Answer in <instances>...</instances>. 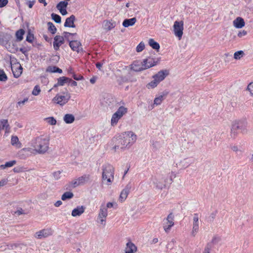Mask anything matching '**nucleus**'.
Wrapping results in <instances>:
<instances>
[{
    "mask_svg": "<svg viewBox=\"0 0 253 253\" xmlns=\"http://www.w3.org/2000/svg\"><path fill=\"white\" fill-rule=\"evenodd\" d=\"M68 81H71V79H69L66 77H61L58 79L57 84H55L53 87L49 90V92L51 91V90L54 88L58 86H62Z\"/></svg>",
    "mask_w": 253,
    "mask_h": 253,
    "instance_id": "20",
    "label": "nucleus"
},
{
    "mask_svg": "<svg viewBox=\"0 0 253 253\" xmlns=\"http://www.w3.org/2000/svg\"><path fill=\"white\" fill-rule=\"evenodd\" d=\"M13 170L15 172L19 173L24 171V169L22 167H16Z\"/></svg>",
    "mask_w": 253,
    "mask_h": 253,
    "instance_id": "45",
    "label": "nucleus"
},
{
    "mask_svg": "<svg viewBox=\"0 0 253 253\" xmlns=\"http://www.w3.org/2000/svg\"><path fill=\"white\" fill-rule=\"evenodd\" d=\"M71 85L72 86H77V83L75 81H72L71 80Z\"/></svg>",
    "mask_w": 253,
    "mask_h": 253,
    "instance_id": "64",
    "label": "nucleus"
},
{
    "mask_svg": "<svg viewBox=\"0 0 253 253\" xmlns=\"http://www.w3.org/2000/svg\"><path fill=\"white\" fill-rule=\"evenodd\" d=\"M0 129H5V132H8L10 129V126L8 124V120L6 119H2L0 123Z\"/></svg>",
    "mask_w": 253,
    "mask_h": 253,
    "instance_id": "25",
    "label": "nucleus"
},
{
    "mask_svg": "<svg viewBox=\"0 0 253 253\" xmlns=\"http://www.w3.org/2000/svg\"><path fill=\"white\" fill-rule=\"evenodd\" d=\"M80 184H78V179H75L74 180H73L71 183H70V185L71 186H72V187H76L79 185H80Z\"/></svg>",
    "mask_w": 253,
    "mask_h": 253,
    "instance_id": "46",
    "label": "nucleus"
},
{
    "mask_svg": "<svg viewBox=\"0 0 253 253\" xmlns=\"http://www.w3.org/2000/svg\"><path fill=\"white\" fill-rule=\"evenodd\" d=\"M34 35L30 32H29L26 37V41L30 43H32L34 40Z\"/></svg>",
    "mask_w": 253,
    "mask_h": 253,
    "instance_id": "42",
    "label": "nucleus"
},
{
    "mask_svg": "<svg viewBox=\"0 0 253 253\" xmlns=\"http://www.w3.org/2000/svg\"><path fill=\"white\" fill-rule=\"evenodd\" d=\"M168 74L169 72L167 70L160 71L153 76V79H155L158 83H160L165 79Z\"/></svg>",
    "mask_w": 253,
    "mask_h": 253,
    "instance_id": "15",
    "label": "nucleus"
},
{
    "mask_svg": "<svg viewBox=\"0 0 253 253\" xmlns=\"http://www.w3.org/2000/svg\"><path fill=\"white\" fill-rule=\"evenodd\" d=\"M47 25H48V31L52 34H55L57 31V29L55 27V26L54 25V24L52 23L49 22H48Z\"/></svg>",
    "mask_w": 253,
    "mask_h": 253,
    "instance_id": "32",
    "label": "nucleus"
},
{
    "mask_svg": "<svg viewBox=\"0 0 253 253\" xmlns=\"http://www.w3.org/2000/svg\"><path fill=\"white\" fill-rule=\"evenodd\" d=\"M51 18L52 19L57 23H60L61 21V17L56 14L55 13H52L51 15Z\"/></svg>",
    "mask_w": 253,
    "mask_h": 253,
    "instance_id": "37",
    "label": "nucleus"
},
{
    "mask_svg": "<svg viewBox=\"0 0 253 253\" xmlns=\"http://www.w3.org/2000/svg\"><path fill=\"white\" fill-rule=\"evenodd\" d=\"M131 186L129 185H127L126 187L122 191L119 197V200L121 202H124L129 193Z\"/></svg>",
    "mask_w": 253,
    "mask_h": 253,
    "instance_id": "16",
    "label": "nucleus"
},
{
    "mask_svg": "<svg viewBox=\"0 0 253 253\" xmlns=\"http://www.w3.org/2000/svg\"><path fill=\"white\" fill-rule=\"evenodd\" d=\"M53 232L51 228H45L36 232L34 236L36 238L39 239L45 238L52 235Z\"/></svg>",
    "mask_w": 253,
    "mask_h": 253,
    "instance_id": "10",
    "label": "nucleus"
},
{
    "mask_svg": "<svg viewBox=\"0 0 253 253\" xmlns=\"http://www.w3.org/2000/svg\"><path fill=\"white\" fill-rule=\"evenodd\" d=\"M127 112V109L124 106H121L117 111L113 114L111 120V124L112 126H115L118 124L121 118L125 115Z\"/></svg>",
    "mask_w": 253,
    "mask_h": 253,
    "instance_id": "5",
    "label": "nucleus"
},
{
    "mask_svg": "<svg viewBox=\"0 0 253 253\" xmlns=\"http://www.w3.org/2000/svg\"><path fill=\"white\" fill-rule=\"evenodd\" d=\"M247 89L250 92V94L253 96V82L248 84Z\"/></svg>",
    "mask_w": 253,
    "mask_h": 253,
    "instance_id": "44",
    "label": "nucleus"
},
{
    "mask_svg": "<svg viewBox=\"0 0 253 253\" xmlns=\"http://www.w3.org/2000/svg\"><path fill=\"white\" fill-rule=\"evenodd\" d=\"M199 230V216L198 214L196 213L193 215L192 229L191 232V235L195 237Z\"/></svg>",
    "mask_w": 253,
    "mask_h": 253,
    "instance_id": "11",
    "label": "nucleus"
},
{
    "mask_svg": "<svg viewBox=\"0 0 253 253\" xmlns=\"http://www.w3.org/2000/svg\"><path fill=\"white\" fill-rule=\"evenodd\" d=\"M85 208L83 206H79L72 211V215L74 217L80 216L84 211Z\"/></svg>",
    "mask_w": 253,
    "mask_h": 253,
    "instance_id": "22",
    "label": "nucleus"
},
{
    "mask_svg": "<svg viewBox=\"0 0 253 253\" xmlns=\"http://www.w3.org/2000/svg\"><path fill=\"white\" fill-rule=\"evenodd\" d=\"M174 224V215L172 212H170L167 216L166 219L164 220L163 228L164 231L166 233H169Z\"/></svg>",
    "mask_w": 253,
    "mask_h": 253,
    "instance_id": "9",
    "label": "nucleus"
},
{
    "mask_svg": "<svg viewBox=\"0 0 253 253\" xmlns=\"http://www.w3.org/2000/svg\"><path fill=\"white\" fill-rule=\"evenodd\" d=\"M19 142V139L16 136H12L11 138V144L12 145H16L17 143Z\"/></svg>",
    "mask_w": 253,
    "mask_h": 253,
    "instance_id": "43",
    "label": "nucleus"
},
{
    "mask_svg": "<svg viewBox=\"0 0 253 253\" xmlns=\"http://www.w3.org/2000/svg\"><path fill=\"white\" fill-rule=\"evenodd\" d=\"M145 48V44L143 42H140L136 46V50L137 52H141Z\"/></svg>",
    "mask_w": 253,
    "mask_h": 253,
    "instance_id": "40",
    "label": "nucleus"
},
{
    "mask_svg": "<svg viewBox=\"0 0 253 253\" xmlns=\"http://www.w3.org/2000/svg\"><path fill=\"white\" fill-rule=\"evenodd\" d=\"M113 204L112 203H111V202H109L107 204V207L106 208H111L112 207H113Z\"/></svg>",
    "mask_w": 253,
    "mask_h": 253,
    "instance_id": "63",
    "label": "nucleus"
},
{
    "mask_svg": "<svg viewBox=\"0 0 253 253\" xmlns=\"http://www.w3.org/2000/svg\"><path fill=\"white\" fill-rule=\"evenodd\" d=\"M35 2V1L34 0H33V1H29L28 2H27V5L28 6V7L30 8H32L33 6L34 5V3Z\"/></svg>",
    "mask_w": 253,
    "mask_h": 253,
    "instance_id": "54",
    "label": "nucleus"
},
{
    "mask_svg": "<svg viewBox=\"0 0 253 253\" xmlns=\"http://www.w3.org/2000/svg\"><path fill=\"white\" fill-rule=\"evenodd\" d=\"M108 215L107 209L106 207L101 206L98 214V219L102 224L105 225L106 217Z\"/></svg>",
    "mask_w": 253,
    "mask_h": 253,
    "instance_id": "14",
    "label": "nucleus"
},
{
    "mask_svg": "<svg viewBox=\"0 0 253 253\" xmlns=\"http://www.w3.org/2000/svg\"><path fill=\"white\" fill-rule=\"evenodd\" d=\"M8 3L7 0H0V7L5 6Z\"/></svg>",
    "mask_w": 253,
    "mask_h": 253,
    "instance_id": "51",
    "label": "nucleus"
},
{
    "mask_svg": "<svg viewBox=\"0 0 253 253\" xmlns=\"http://www.w3.org/2000/svg\"><path fill=\"white\" fill-rule=\"evenodd\" d=\"M75 19V16L72 15L66 19L64 26L66 27L75 28L76 27L74 23Z\"/></svg>",
    "mask_w": 253,
    "mask_h": 253,
    "instance_id": "18",
    "label": "nucleus"
},
{
    "mask_svg": "<svg viewBox=\"0 0 253 253\" xmlns=\"http://www.w3.org/2000/svg\"><path fill=\"white\" fill-rule=\"evenodd\" d=\"M167 95V93H166L165 95H161L159 96L156 97L154 100V104L156 105H160L164 99V96H166Z\"/></svg>",
    "mask_w": 253,
    "mask_h": 253,
    "instance_id": "31",
    "label": "nucleus"
},
{
    "mask_svg": "<svg viewBox=\"0 0 253 253\" xmlns=\"http://www.w3.org/2000/svg\"><path fill=\"white\" fill-rule=\"evenodd\" d=\"M62 204V202L61 201H57L55 204L54 206L56 207H58L61 206Z\"/></svg>",
    "mask_w": 253,
    "mask_h": 253,
    "instance_id": "60",
    "label": "nucleus"
},
{
    "mask_svg": "<svg viewBox=\"0 0 253 253\" xmlns=\"http://www.w3.org/2000/svg\"><path fill=\"white\" fill-rule=\"evenodd\" d=\"M65 42L64 38L63 36L57 35L54 38L53 46L54 49L57 51L59 49L60 47Z\"/></svg>",
    "mask_w": 253,
    "mask_h": 253,
    "instance_id": "12",
    "label": "nucleus"
},
{
    "mask_svg": "<svg viewBox=\"0 0 253 253\" xmlns=\"http://www.w3.org/2000/svg\"><path fill=\"white\" fill-rule=\"evenodd\" d=\"M76 35H77L76 33H69V32H64L63 33V35H64L63 37L65 38H66V39H69L70 36Z\"/></svg>",
    "mask_w": 253,
    "mask_h": 253,
    "instance_id": "47",
    "label": "nucleus"
},
{
    "mask_svg": "<svg viewBox=\"0 0 253 253\" xmlns=\"http://www.w3.org/2000/svg\"><path fill=\"white\" fill-rule=\"evenodd\" d=\"M51 72L54 73L57 72L59 73H61L62 72V70L61 69L54 66L53 67V70H52Z\"/></svg>",
    "mask_w": 253,
    "mask_h": 253,
    "instance_id": "50",
    "label": "nucleus"
},
{
    "mask_svg": "<svg viewBox=\"0 0 253 253\" xmlns=\"http://www.w3.org/2000/svg\"><path fill=\"white\" fill-rule=\"evenodd\" d=\"M28 101V99L27 98H26V99H24L22 101H19L18 102V104L19 105L20 104H24L26 102H27Z\"/></svg>",
    "mask_w": 253,
    "mask_h": 253,
    "instance_id": "61",
    "label": "nucleus"
},
{
    "mask_svg": "<svg viewBox=\"0 0 253 253\" xmlns=\"http://www.w3.org/2000/svg\"><path fill=\"white\" fill-rule=\"evenodd\" d=\"M233 25L236 28H242L245 23L242 18L238 17L233 21Z\"/></svg>",
    "mask_w": 253,
    "mask_h": 253,
    "instance_id": "21",
    "label": "nucleus"
},
{
    "mask_svg": "<svg viewBox=\"0 0 253 253\" xmlns=\"http://www.w3.org/2000/svg\"><path fill=\"white\" fill-rule=\"evenodd\" d=\"M102 64L100 63V62H97L96 63V67L99 69H100L102 67Z\"/></svg>",
    "mask_w": 253,
    "mask_h": 253,
    "instance_id": "62",
    "label": "nucleus"
},
{
    "mask_svg": "<svg viewBox=\"0 0 253 253\" xmlns=\"http://www.w3.org/2000/svg\"><path fill=\"white\" fill-rule=\"evenodd\" d=\"M96 77H93L92 78H91L90 79V82L92 84H94L95 82H96Z\"/></svg>",
    "mask_w": 253,
    "mask_h": 253,
    "instance_id": "59",
    "label": "nucleus"
},
{
    "mask_svg": "<svg viewBox=\"0 0 253 253\" xmlns=\"http://www.w3.org/2000/svg\"><path fill=\"white\" fill-rule=\"evenodd\" d=\"M211 249L208 246L205 247L203 253H210Z\"/></svg>",
    "mask_w": 253,
    "mask_h": 253,
    "instance_id": "57",
    "label": "nucleus"
},
{
    "mask_svg": "<svg viewBox=\"0 0 253 253\" xmlns=\"http://www.w3.org/2000/svg\"><path fill=\"white\" fill-rule=\"evenodd\" d=\"M137 251V247L130 240L126 244L125 250V253H135Z\"/></svg>",
    "mask_w": 253,
    "mask_h": 253,
    "instance_id": "17",
    "label": "nucleus"
},
{
    "mask_svg": "<svg viewBox=\"0 0 253 253\" xmlns=\"http://www.w3.org/2000/svg\"><path fill=\"white\" fill-rule=\"evenodd\" d=\"M11 70L14 77L18 78L22 73V67L18 62L11 64Z\"/></svg>",
    "mask_w": 253,
    "mask_h": 253,
    "instance_id": "13",
    "label": "nucleus"
},
{
    "mask_svg": "<svg viewBox=\"0 0 253 253\" xmlns=\"http://www.w3.org/2000/svg\"><path fill=\"white\" fill-rule=\"evenodd\" d=\"M136 18L135 17L130 19H126L123 22V26L125 27L132 26L136 22Z\"/></svg>",
    "mask_w": 253,
    "mask_h": 253,
    "instance_id": "24",
    "label": "nucleus"
},
{
    "mask_svg": "<svg viewBox=\"0 0 253 253\" xmlns=\"http://www.w3.org/2000/svg\"><path fill=\"white\" fill-rule=\"evenodd\" d=\"M90 178V175L89 174L88 175H84L81 177H79L78 179V184H80V185L83 184L85 182L88 181Z\"/></svg>",
    "mask_w": 253,
    "mask_h": 253,
    "instance_id": "29",
    "label": "nucleus"
},
{
    "mask_svg": "<svg viewBox=\"0 0 253 253\" xmlns=\"http://www.w3.org/2000/svg\"><path fill=\"white\" fill-rule=\"evenodd\" d=\"M25 34V31L22 29H19L17 31H16L15 34V36L16 38V40L17 41H21L23 39V36Z\"/></svg>",
    "mask_w": 253,
    "mask_h": 253,
    "instance_id": "27",
    "label": "nucleus"
},
{
    "mask_svg": "<svg viewBox=\"0 0 253 253\" xmlns=\"http://www.w3.org/2000/svg\"><path fill=\"white\" fill-rule=\"evenodd\" d=\"M68 5V2L65 1H61L59 2L56 5V8L60 10L64 8H66Z\"/></svg>",
    "mask_w": 253,
    "mask_h": 253,
    "instance_id": "33",
    "label": "nucleus"
},
{
    "mask_svg": "<svg viewBox=\"0 0 253 253\" xmlns=\"http://www.w3.org/2000/svg\"><path fill=\"white\" fill-rule=\"evenodd\" d=\"M70 98V94L66 92L62 94H57L52 99V101L56 104L63 106L68 102Z\"/></svg>",
    "mask_w": 253,
    "mask_h": 253,
    "instance_id": "6",
    "label": "nucleus"
},
{
    "mask_svg": "<svg viewBox=\"0 0 253 253\" xmlns=\"http://www.w3.org/2000/svg\"><path fill=\"white\" fill-rule=\"evenodd\" d=\"M136 135L132 131L124 132L116 138L117 145L115 146V149L117 147L124 149L129 147L136 141Z\"/></svg>",
    "mask_w": 253,
    "mask_h": 253,
    "instance_id": "1",
    "label": "nucleus"
},
{
    "mask_svg": "<svg viewBox=\"0 0 253 253\" xmlns=\"http://www.w3.org/2000/svg\"><path fill=\"white\" fill-rule=\"evenodd\" d=\"M41 88H40V87L39 85H36L33 91H32V94L35 95V96H37V95H38L41 92Z\"/></svg>",
    "mask_w": 253,
    "mask_h": 253,
    "instance_id": "38",
    "label": "nucleus"
},
{
    "mask_svg": "<svg viewBox=\"0 0 253 253\" xmlns=\"http://www.w3.org/2000/svg\"><path fill=\"white\" fill-rule=\"evenodd\" d=\"M60 174H61V172L60 171H58L55 172L53 173V176L56 179H58L60 177L59 175Z\"/></svg>",
    "mask_w": 253,
    "mask_h": 253,
    "instance_id": "53",
    "label": "nucleus"
},
{
    "mask_svg": "<svg viewBox=\"0 0 253 253\" xmlns=\"http://www.w3.org/2000/svg\"><path fill=\"white\" fill-rule=\"evenodd\" d=\"M148 43L149 45L154 49L159 50L160 48L159 43L155 41L153 39H150L149 40Z\"/></svg>",
    "mask_w": 253,
    "mask_h": 253,
    "instance_id": "28",
    "label": "nucleus"
},
{
    "mask_svg": "<svg viewBox=\"0 0 253 253\" xmlns=\"http://www.w3.org/2000/svg\"><path fill=\"white\" fill-rule=\"evenodd\" d=\"M15 213L17 215H20L21 214H24V212L22 209L19 208L15 212Z\"/></svg>",
    "mask_w": 253,
    "mask_h": 253,
    "instance_id": "52",
    "label": "nucleus"
},
{
    "mask_svg": "<svg viewBox=\"0 0 253 253\" xmlns=\"http://www.w3.org/2000/svg\"><path fill=\"white\" fill-rule=\"evenodd\" d=\"M74 196V195L73 193L70 192H65L61 197V199L63 201H65L68 199H71L73 198Z\"/></svg>",
    "mask_w": 253,
    "mask_h": 253,
    "instance_id": "34",
    "label": "nucleus"
},
{
    "mask_svg": "<svg viewBox=\"0 0 253 253\" xmlns=\"http://www.w3.org/2000/svg\"><path fill=\"white\" fill-rule=\"evenodd\" d=\"M159 83L155 80L153 79V81L148 83L146 86L148 89L154 88L156 87Z\"/></svg>",
    "mask_w": 253,
    "mask_h": 253,
    "instance_id": "35",
    "label": "nucleus"
},
{
    "mask_svg": "<svg viewBox=\"0 0 253 253\" xmlns=\"http://www.w3.org/2000/svg\"><path fill=\"white\" fill-rule=\"evenodd\" d=\"M247 34V32L245 30H243L242 31H240L238 33V37L239 38H242L243 36H246Z\"/></svg>",
    "mask_w": 253,
    "mask_h": 253,
    "instance_id": "48",
    "label": "nucleus"
},
{
    "mask_svg": "<svg viewBox=\"0 0 253 253\" xmlns=\"http://www.w3.org/2000/svg\"><path fill=\"white\" fill-rule=\"evenodd\" d=\"M49 140L42 136L37 137L33 143L34 150L39 154H44L48 149Z\"/></svg>",
    "mask_w": 253,
    "mask_h": 253,
    "instance_id": "3",
    "label": "nucleus"
},
{
    "mask_svg": "<svg viewBox=\"0 0 253 253\" xmlns=\"http://www.w3.org/2000/svg\"><path fill=\"white\" fill-rule=\"evenodd\" d=\"M184 22L183 21H175L173 26V32L174 35L180 40L183 34Z\"/></svg>",
    "mask_w": 253,
    "mask_h": 253,
    "instance_id": "8",
    "label": "nucleus"
},
{
    "mask_svg": "<svg viewBox=\"0 0 253 253\" xmlns=\"http://www.w3.org/2000/svg\"><path fill=\"white\" fill-rule=\"evenodd\" d=\"M7 77L3 70L0 69V81L5 82Z\"/></svg>",
    "mask_w": 253,
    "mask_h": 253,
    "instance_id": "39",
    "label": "nucleus"
},
{
    "mask_svg": "<svg viewBox=\"0 0 253 253\" xmlns=\"http://www.w3.org/2000/svg\"><path fill=\"white\" fill-rule=\"evenodd\" d=\"M59 11L62 15H65L67 14L66 8H64L63 9L60 10Z\"/></svg>",
    "mask_w": 253,
    "mask_h": 253,
    "instance_id": "56",
    "label": "nucleus"
},
{
    "mask_svg": "<svg viewBox=\"0 0 253 253\" xmlns=\"http://www.w3.org/2000/svg\"><path fill=\"white\" fill-rule=\"evenodd\" d=\"M114 178V168L110 164H106L102 166V179L103 182L110 185Z\"/></svg>",
    "mask_w": 253,
    "mask_h": 253,
    "instance_id": "2",
    "label": "nucleus"
},
{
    "mask_svg": "<svg viewBox=\"0 0 253 253\" xmlns=\"http://www.w3.org/2000/svg\"><path fill=\"white\" fill-rule=\"evenodd\" d=\"M157 61H155V59L152 57H148L147 58L144 59L141 62V67L137 68L135 67L136 64H134L132 66V69L135 71H140L152 67L154 66L157 64Z\"/></svg>",
    "mask_w": 253,
    "mask_h": 253,
    "instance_id": "4",
    "label": "nucleus"
},
{
    "mask_svg": "<svg viewBox=\"0 0 253 253\" xmlns=\"http://www.w3.org/2000/svg\"><path fill=\"white\" fill-rule=\"evenodd\" d=\"M244 54V53L242 50L236 51L234 54V58L236 60L240 59L241 57L243 56Z\"/></svg>",
    "mask_w": 253,
    "mask_h": 253,
    "instance_id": "36",
    "label": "nucleus"
},
{
    "mask_svg": "<svg viewBox=\"0 0 253 253\" xmlns=\"http://www.w3.org/2000/svg\"><path fill=\"white\" fill-rule=\"evenodd\" d=\"M46 122L51 125H55L56 124V120L52 117L45 119Z\"/></svg>",
    "mask_w": 253,
    "mask_h": 253,
    "instance_id": "41",
    "label": "nucleus"
},
{
    "mask_svg": "<svg viewBox=\"0 0 253 253\" xmlns=\"http://www.w3.org/2000/svg\"><path fill=\"white\" fill-rule=\"evenodd\" d=\"M73 77V78L76 81L81 80L84 79L83 76L81 75H79L78 76L76 75H74Z\"/></svg>",
    "mask_w": 253,
    "mask_h": 253,
    "instance_id": "49",
    "label": "nucleus"
},
{
    "mask_svg": "<svg viewBox=\"0 0 253 253\" xmlns=\"http://www.w3.org/2000/svg\"><path fill=\"white\" fill-rule=\"evenodd\" d=\"M7 180L4 179H2L0 181V187H1V186H3L5 185L7 183Z\"/></svg>",
    "mask_w": 253,
    "mask_h": 253,
    "instance_id": "55",
    "label": "nucleus"
},
{
    "mask_svg": "<svg viewBox=\"0 0 253 253\" xmlns=\"http://www.w3.org/2000/svg\"><path fill=\"white\" fill-rule=\"evenodd\" d=\"M103 24L104 28L107 31H110L112 30L116 26L115 22H113L112 20L104 21Z\"/></svg>",
    "mask_w": 253,
    "mask_h": 253,
    "instance_id": "23",
    "label": "nucleus"
},
{
    "mask_svg": "<svg viewBox=\"0 0 253 253\" xmlns=\"http://www.w3.org/2000/svg\"><path fill=\"white\" fill-rule=\"evenodd\" d=\"M16 161L15 160L7 162L5 163L4 165H1L0 166V169H4L6 168L11 167L16 164Z\"/></svg>",
    "mask_w": 253,
    "mask_h": 253,
    "instance_id": "30",
    "label": "nucleus"
},
{
    "mask_svg": "<svg viewBox=\"0 0 253 253\" xmlns=\"http://www.w3.org/2000/svg\"><path fill=\"white\" fill-rule=\"evenodd\" d=\"M69 45L73 50L79 52L82 44L80 42L76 40L70 42Z\"/></svg>",
    "mask_w": 253,
    "mask_h": 253,
    "instance_id": "19",
    "label": "nucleus"
},
{
    "mask_svg": "<svg viewBox=\"0 0 253 253\" xmlns=\"http://www.w3.org/2000/svg\"><path fill=\"white\" fill-rule=\"evenodd\" d=\"M219 240V238L218 237H214L212 238L211 242H212V243H215L217 242H218Z\"/></svg>",
    "mask_w": 253,
    "mask_h": 253,
    "instance_id": "58",
    "label": "nucleus"
},
{
    "mask_svg": "<svg viewBox=\"0 0 253 253\" xmlns=\"http://www.w3.org/2000/svg\"><path fill=\"white\" fill-rule=\"evenodd\" d=\"M245 127V124L242 122L235 121L233 122L231 129V136L235 137L239 132H243Z\"/></svg>",
    "mask_w": 253,
    "mask_h": 253,
    "instance_id": "7",
    "label": "nucleus"
},
{
    "mask_svg": "<svg viewBox=\"0 0 253 253\" xmlns=\"http://www.w3.org/2000/svg\"><path fill=\"white\" fill-rule=\"evenodd\" d=\"M63 120L66 124H71L75 121V117L72 114H67L64 116Z\"/></svg>",
    "mask_w": 253,
    "mask_h": 253,
    "instance_id": "26",
    "label": "nucleus"
}]
</instances>
